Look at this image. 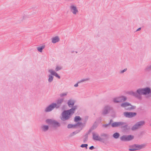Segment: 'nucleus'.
<instances>
[{
  "label": "nucleus",
  "instance_id": "obj_1",
  "mask_svg": "<svg viewBox=\"0 0 151 151\" xmlns=\"http://www.w3.org/2000/svg\"><path fill=\"white\" fill-rule=\"evenodd\" d=\"M77 108V106L75 105L70 109L64 111L61 114V116L60 117V119L63 121L69 120L74 113Z\"/></svg>",
  "mask_w": 151,
  "mask_h": 151
},
{
  "label": "nucleus",
  "instance_id": "obj_2",
  "mask_svg": "<svg viewBox=\"0 0 151 151\" xmlns=\"http://www.w3.org/2000/svg\"><path fill=\"white\" fill-rule=\"evenodd\" d=\"M48 72L50 74L48 75V81L49 83H51L53 80V76H55L58 79L60 78V76L53 69L50 68L48 70Z\"/></svg>",
  "mask_w": 151,
  "mask_h": 151
},
{
  "label": "nucleus",
  "instance_id": "obj_3",
  "mask_svg": "<svg viewBox=\"0 0 151 151\" xmlns=\"http://www.w3.org/2000/svg\"><path fill=\"white\" fill-rule=\"evenodd\" d=\"M111 126L112 127H120L124 129H126L128 126L125 122H113L111 124Z\"/></svg>",
  "mask_w": 151,
  "mask_h": 151
},
{
  "label": "nucleus",
  "instance_id": "obj_4",
  "mask_svg": "<svg viewBox=\"0 0 151 151\" xmlns=\"http://www.w3.org/2000/svg\"><path fill=\"white\" fill-rule=\"evenodd\" d=\"M145 147V144H134L129 146V150L130 151L138 150L144 148Z\"/></svg>",
  "mask_w": 151,
  "mask_h": 151
},
{
  "label": "nucleus",
  "instance_id": "obj_5",
  "mask_svg": "<svg viewBox=\"0 0 151 151\" xmlns=\"http://www.w3.org/2000/svg\"><path fill=\"white\" fill-rule=\"evenodd\" d=\"M55 108L58 109L59 108V106H57L56 103H52L45 108L44 111L46 113L50 112Z\"/></svg>",
  "mask_w": 151,
  "mask_h": 151
},
{
  "label": "nucleus",
  "instance_id": "obj_6",
  "mask_svg": "<svg viewBox=\"0 0 151 151\" xmlns=\"http://www.w3.org/2000/svg\"><path fill=\"white\" fill-rule=\"evenodd\" d=\"M112 108L109 105H106L103 108L101 114L102 115H105L109 113L110 111L112 110Z\"/></svg>",
  "mask_w": 151,
  "mask_h": 151
},
{
  "label": "nucleus",
  "instance_id": "obj_7",
  "mask_svg": "<svg viewBox=\"0 0 151 151\" xmlns=\"http://www.w3.org/2000/svg\"><path fill=\"white\" fill-rule=\"evenodd\" d=\"M69 8L70 12L74 15H76L78 14V8L75 5L71 4Z\"/></svg>",
  "mask_w": 151,
  "mask_h": 151
},
{
  "label": "nucleus",
  "instance_id": "obj_8",
  "mask_svg": "<svg viewBox=\"0 0 151 151\" xmlns=\"http://www.w3.org/2000/svg\"><path fill=\"white\" fill-rule=\"evenodd\" d=\"M134 138V136L133 135H123L120 138V139L122 141H128L132 140Z\"/></svg>",
  "mask_w": 151,
  "mask_h": 151
},
{
  "label": "nucleus",
  "instance_id": "obj_9",
  "mask_svg": "<svg viewBox=\"0 0 151 151\" xmlns=\"http://www.w3.org/2000/svg\"><path fill=\"white\" fill-rule=\"evenodd\" d=\"M83 127V124L82 123L78 122L76 124H68V125L67 127L68 129L71 128H76L77 127L82 128Z\"/></svg>",
  "mask_w": 151,
  "mask_h": 151
},
{
  "label": "nucleus",
  "instance_id": "obj_10",
  "mask_svg": "<svg viewBox=\"0 0 151 151\" xmlns=\"http://www.w3.org/2000/svg\"><path fill=\"white\" fill-rule=\"evenodd\" d=\"M123 114L126 117L131 118L135 116L137 114L135 112H124Z\"/></svg>",
  "mask_w": 151,
  "mask_h": 151
},
{
  "label": "nucleus",
  "instance_id": "obj_11",
  "mask_svg": "<svg viewBox=\"0 0 151 151\" xmlns=\"http://www.w3.org/2000/svg\"><path fill=\"white\" fill-rule=\"evenodd\" d=\"M92 134V138L93 140L100 141H102V139L101 137V136H99L97 133L93 132Z\"/></svg>",
  "mask_w": 151,
  "mask_h": 151
},
{
  "label": "nucleus",
  "instance_id": "obj_12",
  "mask_svg": "<svg viewBox=\"0 0 151 151\" xmlns=\"http://www.w3.org/2000/svg\"><path fill=\"white\" fill-rule=\"evenodd\" d=\"M100 136L102 139L101 142H104V141L109 138V135L108 134L104 133H101L100 134Z\"/></svg>",
  "mask_w": 151,
  "mask_h": 151
},
{
  "label": "nucleus",
  "instance_id": "obj_13",
  "mask_svg": "<svg viewBox=\"0 0 151 151\" xmlns=\"http://www.w3.org/2000/svg\"><path fill=\"white\" fill-rule=\"evenodd\" d=\"M137 93L138 95V96H139V97H137V99H140L141 98V95H143V91L142 88H139L137 90Z\"/></svg>",
  "mask_w": 151,
  "mask_h": 151
},
{
  "label": "nucleus",
  "instance_id": "obj_14",
  "mask_svg": "<svg viewBox=\"0 0 151 151\" xmlns=\"http://www.w3.org/2000/svg\"><path fill=\"white\" fill-rule=\"evenodd\" d=\"M75 103L74 100L72 99H69L67 102V104L68 106L70 107H73Z\"/></svg>",
  "mask_w": 151,
  "mask_h": 151
},
{
  "label": "nucleus",
  "instance_id": "obj_15",
  "mask_svg": "<svg viewBox=\"0 0 151 151\" xmlns=\"http://www.w3.org/2000/svg\"><path fill=\"white\" fill-rule=\"evenodd\" d=\"M49 126L47 125H42L41 126V130L43 132H46L49 129Z\"/></svg>",
  "mask_w": 151,
  "mask_h": 151
},
{
  "label": "nucleus",
  "instance_id": "obj_16",
  "mask_svg": "<svg viewBox=\"0 0 151 151\" xmlns=\"http://www.w3.org/2000/svg\"><path fill=\"white\" fill-rule=\"evenodd\" d=\"M143 92V95L149 94L150 92V89L149 88L146 87L145 88H142Z\"/></svg>",
  "mask_w": 151,
  "mask_h": 151
},
{
  "label": "nucleus",
  "instance_id": "obj_17",
  "mask_svg": "<svg viewBox=\"0 0 151 151\" xmlns=\"http://www.w3.org/2000/svg\"><path fill=\"white\" fill-rule=\"evenodd\" d=\"M52 125L54 127H60V124L57 121L54 120Z\"/></svg>",
  "mask_w": 151,
  "mask_h": 151
},
{
  "label": "nucleus",
  "instance_id": "obj_18",
  "mask_svg": "<svg viewBox=\"0 0 151 151\" xmlns=\"http://www.w3.org/2000/svg\"><path fill=\"white\" fill-rule=\"evenodd\" d=\"M45 47V45H42L37 47V49L38 52H42V50L43 49H44Z\"/></svg>",
  "mask_w": 151,
  "mask_h": 151
},
{
  "label": "nucleus",
  "instance_id": "obj_19",
  "mask_svg": "<svg viewBox=\"0 0 151 151\" xmlns=\"http://www.w3.org/2000/svg\"><path fill=\"white\" fill-rule=\"evenodd\" d=\"M59 40V37L58 36H56L52 38V42L53 43H55L58 42Z\"/></svg>",
  "mask_w": 151,
  "mask_h": 151
},
{
  "label": "nucleus",
  "instance_id": "obj_20",
  "mask_svg": "<svg viewBox=\"0 0 151 151\" xmlns=\"http://www.w3.org/2000/svg\"><path fill=\"white\" fill-rule=\"evenodd\" d=\"M54 120L52 119H47L45 120V122L48 124L52 125Z\"/></svg>",
  "mask_w": 151,
  "mask_h": 151
},
{
  "label": "nucleus",
  "instance_id": "obj_21",
  "mask_svg": "<svg viewBox=\"0 0 151 151\" xmlns=\"http://www.w3.org/2000/svg\"><path fill=\"white\" fill-rule=\"evenodd\" d=\"M119 97L120 102L125 101L127 99V97L125 96H119Z\"/></svg>",
  "mask_w": 151,
  "mask_h": 151
},
{
  "label": "nucleus",
  "instance_id": "obj_22",
  "mask_svg": "<svg viewBox=\"0 0 151 151\" xmlns=\"http://www.w3.org/2000/svg\"><path fill=\"white\" fill-rule=\"evenodd\" d=\"M64 99H58L57 101V106H59V108L60 107V105L63 102Z\"/></svg>",
  "mask_w": 151,
  "mask_h": 151
},
{
  "label": "nucleus",
  "instance_id": "obj_23",
  "mask_svg": "<svg viewBox=\"0 0 151 151\" xmlns=\"http://www.w3.org/2000/svg\"><path fill=\"white\" fill-rule=\"evenodd\" d=\"M129 94L130 95H131L132 96H133L135 97H136L137 98V97H139V96H138V95L137 94V91L135 92H134L133 91H129Z\"/></svg>",
  "mask_w": 151,
  "mask_h": 151
},
{
  "label": "nucleus",
  "instance_id": "obj_24",
  "mask_svg": "<svg viewBox=\"0 0 151 151\" xmlns=\"http://www.w3.org/2000/svg\"><path fill=\"white\" fill-rule=\"evenodd\" d=\"M136 124L139 128L144 124L145 122L143 121H140L137 123Z\"/></svg>",
  "mask_w": 151,
  "mask_h": 151
},
{
  "label": "nucleus",
  "instance_id": "obj_25",
  "mask_svg": "<svg viewBox=\"0 0 151 151\" xmlns=\"http://www.w3.org/2000/svg\"><path fill=\"white\" fill-rule=\"evenodd\" d=\"M136 124L139 128L144 124L145 122L143 121H140L137 123Z\"/></svg>",
  "mask_w": 151,
  "mask_h": 151
},
{
  "label": "nucleus",
  "instance_id": "obj_26",
  "mask_svg": "<svg viewBox=\"0 0 151 151\" xmlns=\"http://www.w3.org/2000/svg\"><path fill=\"white\" fill-rule=\"evenodd\" d=\"M82 129V128L80 130H77L75 132H73L70 134L69 135V137H72L74 136L75 135L77 134Z\"/></svg>",
  "mask_w": 151,
  "mask_h": 151
},
{
  "label": "nucleus",
  "instance_id": "obj_27",
  "mask_svg": "<svg viewBox=\"0 0 151 151\" xmlns=\"http://www.w3.org/2000/svg\"><path fill=\"white\" fill-rule=\"evenodd\" d=\"M129 103L128 102L123 103L121 104V106L122 107L124 108L125 109H126L127 107H128V106L129 105Z\"/></svg>",
  "mask_w": 151,
  "mask_h": 151
},
{
  "label": "nucleus",
  "instance_id": "obj_28",
  "mask_svg": "<svg viewBox=\"0 0 151 151\" xmlns=\"http://www.w3.org/2000/svg\"><path fill=\"white\" fill-rule=\"evenodd\" d=\"M135 108V106H132L129 103V105L128 106L126 109L127 110H130L131 109H133Z\"/></svg>",
  "mask_w": 151,
  "mask_h": 151
},
{
  "label": "nucleus",
  "instance_id": "obj_29",
  "mask_svg": "<svg viewBox=\"0 0 151 151\" xmlns=\"http://www.w3.org/2000/svg\"><path fill=\"white\" fill-rule=\"evenodd\" d=\"M62 69V67L60 65H56V68L55 69V71L56 72L59 70H61Z\"/></svg>",
  "mask_w": 151,
  "mask_h": 151
},
{
  "label": "nucleus",
  "instance_id": "obj_30",
  "mask_svg": "<svg viewBox=\"0 0 151 151\" xmlns=\"http://www.w3.org/2000/svg\"><path fill=\"white\" fill-rule=\"evenodd\" d=\"M113 101L114 103H117L120 102L119 97L114 98Z\"/></svg>",
  "mask_w": 151,
  "mask_h": 151
},
{
  "label": "nucleus",
  "instance_id": "obj_31",
  "mask_svg": "<svg viewBox=\"0 0 151 151\" xmlns=\"http://www.w3.org/2000/svg\"><path fill=\"white\" fill-rule=\"evenodd\" d=\"M119 133L116 132L113 134V137L114 138L117 139L119 137Z\"/></svg>",
  "mask_w": 151,
  "mask_h": 151
},
{
  "label": "nucleus",
  "instance_id": "obj_32",
  "mask_svg": "<svg viewBox=\"0 0 151 151\" xmlns=\"http://www.w3.org/2000/svg\"><path fill=\"white\" fill-rule=\"evenodd\" d=\"M90 79L89 78H87L81 79L80 81L78 82V83H81L85 81H88L90 80Z\"/></svg>",
  "mask_w": 151,
  "mask_h": 151
},
{
  "label": "nucleus",
  "instance_id": "obj_33",
  "mask_svg": "<svg viewBox=\"0 0 151 151\" xmlns=\"http://www.w3.org/2000/svg\"><path fill=\"white\" fill-rule=\"evenodd\" d=\"M81 119L80 116H76L74 118V121L76 122L80 121Z\"/></svg>",
  "mask_w": 151,
  "mask_h": 151
},
{
  "label": "nucleus",
  "instance_id": "obj_34",
  "mask_svg": "<svg viewBox=\"0 0 151 151\" xmlns=\"http://www.w3.org/2000/svg\"><path fill=\"white\" fill-rule=\"evenodd\" d=\"M138 129V127L137 126L136 124L134 125L132 128V130H134Z\"/></svg>",
  "mask_w": 151,
  "mask_h": 151
},
{
  "label": "nucleus",
  "instance_id": "obj_35",
  "mask_svg": "<svg viewBox=\"0 0 151 151\" xmlns=\"http://www.w3.org/2000/svg\"><path fill=\"white\" fill-rule=\"evenodd\" d=\"M68 93L67 92H65L63 93H62L60 94V97H63L64 96H66Z\"/></svg>",
  "mask_w": 151,
  "mask_h": 151
},
{
  "label": "nucleus",
  "instance_id": "obj_36",
  "mask_svg": "<svg viewBox=\"0 0 151 151\" xmlns=\"http://www.w3.org/2000/svg\"><path fill=\"white\" fill-rule=\"evenodd\" d=\"M146 71H149L151 70V65L147 66L145 69Z\"/></svg>",
  "mask_w": 151,
  "mask_h": 151
},
{
  "label": "nucleus",
  "instance_id": "obj_37",
  "mask_svg": "<svg viewBox=\"0 0 151 151\" xmlns=\"http://www.w3.org/2000/svg\"><path fill=\"white\" fill-rule=\"evenodd\" d=\"M88 146V145L87 144H83L81 145L80 147L82 148L85 147L86 149H87Z\"/></svg>",
  "mask_w": 151,
  "mask_h": 151
},
{
  "label": "nucleus",
  "instance_id": "obj_38",
  "mask_svg": "<svg viewBox=\"0 0 151 151\" xmlns=\"http://www.w3.org/2000/svg\"><path fill=\"white\" fill-rule=\"evenodd\" d=\"M88 136L87 135H86L85 136V138L83 139V142L84 143H85L88 140Z\"/></svg>",
  "mask_w": 151,
  "mask_h": 151
},
{
  "label": "nucleus",
  "instance_id": "obj_39",
  "mask_svg": "<svg viewBox=\"0 0 151 151\" xmlns=\"http://www.w3.org/2000/svg\"><path fill=\"white\" fill-rule=\"evenodd\" d=\"M111 121H112L111 120H110V123L109 124H103V127H105V128L107 127L110 124V123H111Z\"/></svg>",
  "mask_w": 151,
  "mask_h": 151
},
{
  "label": "nucleus",
  "instance_id": "obj_40",
  "mask_svg": "<svg viewBox=\"0 0 151 151\" xmlns=\"http://www.w3.org/2000/svg\"><path fill=\"white\" fill-rule=\"evenodd\" d=\"M127 68H124L123 70H121L120 71V73L122 74L124 72H126L127 70Z\"/></svg>",
  "mask_w": 151,
  "mask_h": 151
},
{
  "label": "nucleus",
  "instance_id": "obj_41",
  "mask_svg": "<svg viewBox=\"0 0 151 151\" xmlns=\"http://www.w3.org/2000/svg\"><path fill=\"white\" fill-rule=\"evenodd\" d=\"M94 147H93V146H91V147H89V149L90 150H93V149H94Z\"/></svg>",
  "mask_w": 151,
  "mask_h": 151
},
{
  "label": "nucleus",
  "instance_id": "obj_42",
  "mask_svg": "<svg viewBox=\"0 0 151 151\" xmlns=\"http://www.w3.org/2000/svg\"><path fill=\"white\" fill-rule=\"evenodd\" d=\"M78 83H78V82L76 84H75L74 85V86L75 87H77L78 86Z\"/></svg>",
  "mask_w": 151,
  "mask_h": 151
},
{
  "label": "nucleus",
  "instance_id": "obj_43",
  "mask_svg": "<svg viewBox=\"0 0 151 151\" xmlns=\"http://www.w3.org/2000/svg\"><path fill=\"white\" fill-rule=\"evenodd\" d=\"M141 29V28H139L138 29H137V31H139Z\"/></svg>",
  "mask_w": 151,
  "mask_h": 151
}]
</instances>
